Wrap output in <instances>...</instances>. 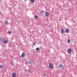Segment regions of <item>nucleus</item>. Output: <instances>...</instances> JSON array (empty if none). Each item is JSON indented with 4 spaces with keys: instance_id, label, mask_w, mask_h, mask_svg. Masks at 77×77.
<instances>
[{
    "instance_id": "obj_1",
    "label": "nucleus",
    "mask_w": 77,
    "mask_h": 77,
    "mask_svg": "<svg viewBox=\"0 0 77 77\" xmlns=\"http://www.w3.org/2000/svg\"><path fill=\"white\" fill-rule=\"evenodd\" d=\"M12 76L13 77H17V73L16 72H13L12 73Z\"/></svg>"
},
{
    "instance_id": "obj_2",
    "label": "nucleus",
    "mask_w": 77,
    "mask_h": 77,
    "mask_svg": "<svg viewBox=\"0 0 77 77\" xmlns=\"http://www.w3.org/2000/svg\"><path fill=\"white\" fill-rule=\"evenodd\" d=\"M71 49L70 48L68 49L67 50V53H70V54H71Z\"/></svg>"
},
{
    "instance_id": "obj_3",
    "label": "nucleus",
    "mask_w": 77,
    "mask_h": 77,
    "mask_svg": "<svg viewBox=\"0 0 77 77\" xmlns=\"http://www.w3.org/2000/svg\"><path fill=\"white\" fill-rule=\"evenodd\" d=\"M53 66H54L53 64L52 63H51L49 65V68L51 69H52L53 68Z\"/></svg>"
},
{
    "instance_id": "obj_4",
    "label": "nucleus",
    "mask_w": 77,
    "mask_h": 77,
    "mask_svg": "<svg viewBox=\"0 0 77 77\" xmlns=\"http://www.w3.org/2000/svg\"><path fill=\"white\" fill-rule=\"evenodd\" d=\"M3 43L5 44H6L8 42V41L7 40H4L3 41Z\"/></svg>"
},
{
    "instance_id": "obj_5",
    "label": "nucleus",
    "mask_w": 77,
    "mask_h": 77,
    "mask_svg": "<svg viewBox=\"0 0 77 77\" xmlns=\"http://www.w3.org/2000/svg\"><path fill=\"white\" fill-rule=\"evenodd\" d=\"M63 66L62 65V64H60L59 65V68H61V69H63Z\"/></svg>"
},
{
    "instance_id": "obj_6",
    "label": "nucleus",
    "mask_w": 77,
    "mask_h": 77,
    "mask_svg": "<svg viewBox=\"0 0 77 77\" xmlns=\"http://www.w3.org/2000/svg\"><path fill=\"white\" fill-rule=\"evenodd\" d=\"M45 15L46 17H48L49 15V13L48 12H46L45 13Z\"/></svg>"
},
{
    "instance_id": "obj_7",
    "label": "nucleus",
    "mask_w": 77,
    "mask_h": 77,
    "mask_svg": "<svg viewBox=\"0 0 77 77\" xmlns=\"http://www.w3.org/2000/svg\"><path fill=\"white\" fill-rule=\"evenodd\" d=\"M65 32L67 33H69V29H66L65 30Z\"/></svg>"
},
{
    "instance_id": "obj_8",
    "label": "nucleus",
    "mask_w": 77,
    "mask_h": 77,
    "mask_svg": "<svg viewBox=\"0 0 77 77\" xmlns=\"http://www.w3.org/2000/svg\"><path fill=\"white\" fill-rule=\"evenodd\" d=\"M29 63L30 65H33V63L31 60H29Z\"/></svg>"
},
{
    "instance_id": "obj_9",
    "label": "nucleus",
    "mask_w": 77,
    "mask_h": 77,
    "mask_svg": "<svg viewBox=\"0 0 77 77\" xmlns=\"http://www.w3.org/2000/svg\"><path fill=\"white\" fill-rule=\"evenodd\" d=\"M25 56V54L24 53H23L21 55V57H24Z\"/></svg>"
},
{
    "instance_id": "obj_10",
    "label": "nucleus",
    "mask_w": 77,
    "mask_h": 77,
    "mask_svg": "<svg viewBox=\"0 0 77 77\" xmlns=\"http://www.w3.org/2000/svg\"><path fill=\"white\" fill-rule=\"evenodd\" d=\"M62 31H61V33H63V28H62L61 29Z\"/></svg>"
},
{
    "instance_id": "obj_11",
    "label": "nucleus",
    "mask_w": 77,
    "mask_h": 77,
    "mask_svg": "<svg viewBox=\"0 0 77 77\" xmlns=\"http://www.w3.org/2000/svg\"><path fill=\"white\" fill-rule=\"evenodd\" d=\"M5 23L6 24H8V21L7 20L5 21Z\"/></svg>"
},
{
    "instance_id": "obj_12",
    "label": "nucleus",
    "mask_w": 77,
    "mask_h": 77,
    "mask_svg": "<svg viewBox=\"0 0 77 77\" xmlns=\"http://www.w3.org/2000/svg\"><path fill=\"white\" fill-rule=\"evenodd\" d=\"M4 67V66H3V65H0V68H3Z\"/></svg>"
},
{
    "instance_id": "obj_13",
    "label": "nucleus",
    "mask_w": 77,
    "mask_h": 77,
    "mask_svg": "<svg viewBox=\"0 0 77 77\" xmlns=\"http://www.w3.org/2000/svg\"><path fill=\"white\" fill-rule=\"evenodd\" d=\"M28 71V72L29 73H30V72H31V71H30V69H29Z\"/></svg>"
},
{
    "instance_id": "obj_14",
    "label": "nucleus",
    "mask_w": 77,
    "mask_h": 77,
    "mask_svg": "<svg viewBox=\"0 0 77 77\" xmlns=\"http://www.w3.org/2000/svg\"><path fill=\"white\" fill-rule=\"evenodd\" d=\"M38 15H35V18H38Z\"/></svg>"
},
{
    "instance_id": "obj_15",
    "label": "nucleus",
    "mask_w": 77,
    "mask_h": 77,
    "mask_svg": "<svg viewBox=\"0 0 77 77\" xmlns=\"http://www.w3.org/2000/svg\"><path fill=\"white\" fill-rule=\"evenodd\" d=\"M38 50H39V48H36V51H38Z\"/></svg>"
},
{
    "instance_id": "obj_16",
    "label": "nucleus",
    "mask_w": 77,
    "mask_h": 77,
    "mask_svg": "<svg viewBox=\"0 0 77 77\" xmlns=\"http://www.w3.org/2000/svg\"><path fill=\"white\" fill-rule=\"evenodd\" d=\"M31 3H34L35 2V0H31Z\"/></svg>"
},
{
    "instance_id": "obj_17",
    "label": "nucleus",
    "mask_w": 77,
    "mask_h": 77,
    "mask_svg": "<svg viewBox=\"0 0 77 77\" xmlns=\"http://www.w3.org/2000/svg\"><path fill=\"white\" fill-rule=\"evenodd\" d=\"M68 43H70V42H71V40L69 39H68Z\"/></svg>"
},
{
    "instance_id": "obj_18",
    "label": "nucleus",
    "mask_w": 77,
    "mask_h": 77,
    "mask_svg": "<svg viewBox=\"0 0 77 77\" xmlns=\"http://www.w3.org/2000/svg\"><path fill=\"white\" fill-rule=\"evenodd\" d=\"M40 12L41 14H42L44 12V11H41Z\"/></svg>"
},
{
    "instance_id": "obj_19",
    "label": "nucleus",
    "mask_w": 77,
    "mask_h": 77,
    "mask_svg": "<svg viewBox=\"0 0 77 77\" xmlns=\"http://www.w3.org/2000/svg\"><path fill=\"white\" fill-rule=\"evenodd\" d=\"M8 32V33H11V31H9Z\"/></svg>"
},
{
    "instance_id": "obj_20",
    "label": "nucleus",
    "mask_w": 77,
    "mask_h": 77,
    "mask_svg": "<svg viewBox=\"0 0 77 77\" xmlns=\"http://www.w3.org/2000/svg\"><path fill=\"white\" fill-rule=\"evenodd\" d=\"M33 45H36V44L35 43H33Z\"/></svg>"
},
{
    "instance_id": "obj_21",
    "label": "nucleus",
    "mask_w": 77,
    "mask_h": 77,
    "mask_svg": "<svg viewBox=\"0 0 77 77\" xmlns=\"http://www.w3.org/2000/svg\"><path fill=\"white\" fill-rule=\"evenodd\" d=\"M27 0H25V2H26V1H27Z\"/></svg>"
},
{
    "instance_id": "obj_22",
    "label": "nucleus",
    "mask_w": 77,
    "mask_h": 77,
    "mask_svg": "<svg viewBox=\"0 0 77 77\" xmlns=\"http://www.w3.org/2000/svg\"><path fill=\"white\" fill-rule=\"evenodd\" d=\"M44 76H46V75H45Z\"/></svg>"
},
{
    "instance_id": "obj_23",
    "label": "nucleus",
    "mask_w": 77,
    "mask_h": 77,
    "mask_svg": "<svg viewBox=\"0 0 77 77\" xmlns=\"http://www.w3.org/2000/svg\"><path fill=\"white\" fill-rule=\"evenodd\" d=\"M0 12H1L0 11Z\"/></svg>"
}]
</instances>
